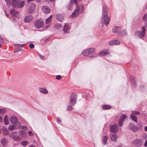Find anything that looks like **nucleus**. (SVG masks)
Returning <instances> with one entry per match:
<instances>
[{
	"label": "nucleus",
	"instance_id": "nucleus-51",
	"mask_svg": "<svg viewBox=\"0 0 147 147\" xmlns=\"http://www.w3.org/2000/svg\"><path fill=\"white\" fill-rule=\"evenodd\" d=\"M21 49H20L19 48H18V49H16L15 51H14V53H16V52H18V51H21Z\"/></svg>",
	"mask_w": 147,
	"mask_h": 147
},
{
	"label": "nucleus",
	"instance_id": "nucleus-45",
	"mask_svg": "<svg viewBox=\"0 0 147 147\" xmlns=\"http://www.w3.org/2000/svg\"><path fill=\"white\" fill-rule=\"evenodd\" d=\"M39 56L40 58L42 60H44L45 59V57L44 56L40 55V54H39Z\"/></svg>",
	"mask_w": 147,
	"mask_h": 147
},
{
	"label": "nucleus",
	"instance_id": "nucleus-39",
	"mask_svg": "<svg viewBox=\"0 0 147 147\" xmlns=\"http://www.w3.org/2000/svg\"><path fill=\"white\" fill-rule=\"evenodd\" d=\"M143 19V20L146 21V25L147 26V13L144 15Z\"/></svg>",
	"mask_w": 147,
	"mask_h": 147
},
{
	"label": "nucleus",
	"instance_id": "nucleus-23",
	"mask_svg": "<svg viewBox=\"0 0 147 147\" xmlns=\"http://www.w3.org/2000/svg\"><path fill=\"white\" fill-rule=\"evenodd\" d=\"M18 134L19 135L24 138H26L27 136V134L24 131H20Z\"/></svg>",
	"mask_w": 147,
	"mask_h": 147
},
{
	"label": "nucleus",
	"instance_id": "nucleus-54",
	"mask_svg": "<svg viewBox=\"0 0 147 147\" xmlns=\"http://www.w3.org/2000/svg\"><path fill=\"white\" fill-rule=\"evenodd\" d=\"M3 42V39L1 37V36L0 35V43H1Z\"/></svg>",
	"mask_w": 147,
	"mask_h": 147
},
{
	"label": "nucleus",
	"instance_id": "nucleus-61",
	"mask_svg": "<svg viewBox=\"0 0 147 147\" xmlns=\"http://www.w3.org/2000/svg\"><path fill=\"white\" fill-rule=\"evenodd\" d=\"M144 119L145 121H147V116L145 117Z\"/></svg>",
	"mask_w": 147,
	"mask_h": 147
},
{
	"label": "nucleus",
	"instance_id": "nucleus-25",
	"mask_svg": "<svg viewBox=\"0 0 147 147\" xmlns=\"http://www.w3.org/2000/svg\"><path fill=\"white\" fill-rule=\"evenodd\" d=\"M130 80L132 83L133 86L134 87H135L136 86V84L135 82V77L133 76H131L130 77Z\"/></svg>",
	"mask_w": 147,
	"mask_h": 147
},
{
	"label": "nucleus",
	"instance_id": "nucleus-44",
	"mask_svg": "<svg viewBox=\"0 0 147 147\" xmlns=\"http://www.w3.org/2000/svg\"><path fill=\"white\" fill-rule=\"evenodd\" d=\"M71 105L67 106V110L69 111H71L73 109V107Z\"/></svg>",
	"mask_w": 147,
	"mask_h": 147
},
{
	"label": "nucleus",
	"instance_id": "nucleus-22",
	"mask_svg": "<svg viewBox=\"0 0 147 147\" xmlns=\"http://www.w3.org/2000/svg\"><path fill=\"white\" fill-rule=\"evenodd\" d=\"M39 91L44 94H47L48 93L47 90L45 88H40L38 89Z\"/></svg>",
	"mask_w": 147,
	"mask_h": 147
},
{
	"label": "nucleus",
	"instance_id": "nucleus-49",
	"mask_svg": "<svg viewBox=\"0 0 147 147\" xmlns=\"http://www.w3.org/2000/svg\"><path fill=\"white\" fill-rule=\"evenodd\" d=\"M29 47L31 49H33L34 47V45L32 44H30L29 45Z\"/></svg>",
	"mask_w": 147,
	"mask_h": 147
},
{
	"label": "nucleus",
	"instance_id": "nucleus-20",
	"mask_svg": "<svg viewBox=\"0 0 147 147\" xmlns=\"http://www.w3.org/2000/svg\"><path fill=\"white\" fill-rule=\"evenodd\" d=\"M109 54L107 49H104L101 51L99 53L100 55L105 56Z\"/></svg>",
	"mask_w": 147,
	"mask_h": 147
},
{
	"label": "nucleus",
	"instance_id": "nucleus-21",
	"mask_svg": "<svg viewBox=\"0 0 147 147\" xmlns=\"http://www.w3.org/2000/svg\"><path fill=\"white\" fill-rule=\"evenodd\" d=\"M121 30L120 27L116 26L113 28V33H118Z\"/></svg>",
	"mask_w": 147,
	"mask_h": 147
},
{
	"label": "nucleus",
	"instance_id": "nucleus-41",
	"mask_svg": "<svg viewBox=\"0 0 147 147\" xmlns=\"http://www.w3.org/2000/svg\"><path fill=\"white\" fill-rule=\"evenodd\" d=\"M115 40H111L109 42V44L111 46L115 45Z\"/></svg>",
	"mask_w": 147,
	"mask_h": 147
},
{
	"label": "nucleus",
	"instance_id": "nucleus-5",
	"mask_svg": "<svg viewBox=\"0 0 147 147\" xmlns=\"http://www.w3.org/2000/svg\"><path fill=\"white\" fill-rule=\"evenodd\" d=\"M142 141L139 139H136L132 142V144L136 147H140L143 144Z\"/></svg>",
	"mask_w": 147,
	"mask_h": 147
},
{
	"label": "nucleus",
	"instance_id": "nucleus-46",
	"mask_svg": "<svg viewBox=\"0 0 147 147\" xmlns=\"http://www.w3.org/2000/svg\"><path fill=\"white\" fill-rule=\"evenodd\" d=\"M55 26L56 28H60L61 27H62V25H61V24H56Z\"/></svg>",
	"mask_w": 147,
	"mask_h": 147
},
{
	"label": "nucleus",
	"instance_id": "nucleus-62",
	"mask_svg": "<svg viewBox=\"0 0 147 147\" xmlns=\"http://www.w3.org/2000/svg\"><path fill=\"white\" fill-rule=\"evenodd\" d=\"M28 147H35V146L34 145H30Z\"/></svg>",
	"mask_w": 147,
	"mask_h": 147
},
{
	"label": "nucleus",
	"instance_id": "nucleus-13",
	"mask_svg": "<svg viewBox=\"0 0 147 147\" xmlns=\"http://www.w3.org/2000/svg\"><path fill=\"white\" fill-rule=\"evenodd\" d=\"M127 116L125 115H123L119 119L118 123L119 126L121 127L122 125L123 122L125 120Z\"/></svg>",
	"mask_w": 147,
	"mask_h": 147
},
{
	"label": "nucleus",
	"instance_id": "nucleus-10",
	"mask_svg": "<svg viewBox=\"0 0 147 147\" xmlns=\"http://www.w3.org/2000/svg\"><path fill=\"white\" fill-rule=\"evenodd\" d=\"M11 15L13 16H14L18 18H20V15L19 12L14 9H13L10 11Z\"/></svg>",
	"mask_w": 147,
	"mask_h": 147
},
{
	"label": "nucleus",
	"instance_id": "nucleus-17",
	"mask_svg": "<svg viewBox=\"0 0 147 147\" xmlns=\"http://www.w3.org/2000/svg\"><path fill=\"white\" fill-rule=\"evenodd\" d=\"M118 138L117 136L115 134H112L110 135V138L111 140L114 142H116Z\"/></svg>",
	"mask_w": 147,
	"mask_h": 147
},
{
	"label": "nucleus",
	"instance_id": "nucleus-7",
	"mask_svg": "<svg viewBox=\"0 0 147 147\" xmlns=\"http://www.w3.org/2000/svg\"><path fill=\"white\" fill-rule=\"evenodd\" d=\"M128 127L129 129L134 132L138 130V126L133 123H130L129 124Z\"/></svg>",
	"mask_w": 147,
	"mask_h": 147
},
{
	"label": "nucleus",
	"instance_id": "nucleus-56",
	"mask_svg": "<svg viewBox=\"0 0 147 147\" xmlns=\"http://www.w3.org/2000/svg\"><path fill=\"white\" fill-rule=\"evenodd\" d=\"M35 0H27V3H29L30 2L34 1Z\"/></svg>",
	"mask_w": 147,
	"mask_h": 147
},
{
	"label": "nucleus",
	"instance_id": "nucleus-52",
	"mask_svg": "<svg viewBox=\"0 0 147 147\" xmlns=\"http://www.w3.org/2000/svg\"><path fill=\"white\" fill-rule=\"evenodd\" d=\"M25 44H22V45H20V44H17V45H16L18 46V47H23L24 45H25Z\"/></svg>",
	"mask_w": 147,
	"mask_h": 147
},
{
	"label": "nucleus",
	"instance_id": "nucleus-32",
	"mask_svg": "<svg viewBox=\"0 0 147 147\" xmlns=\"http://www.w3.org/2000/svg\"><path fill=\"white\" fill-rule=\"evenodd\" d=\"M88 51L89 55H90L93 53L95 51V49L94 48H91L89 49H88Z\"/></svg>",
	"mask_w": 147,
	"mask_h": 147
},
{
	"label": "nucleus",
	"instance_id": "nucleus-15",
	"mask_svg": "<svg viewBox=\"0 0 147 147\" xmlns=\"http://www.w3.org/2000/svg\"><path fill=\"white\" fill-rule=\"evenodd\" d=\"M33 17L31 15L26 16L24 19V22L26 23H28L30 22L32 19Z\"/></svg>",
	"mask_w": 147,
	"mask_h": 147
},
{
	"label": "nucleus",
	"instance_id": "nucleus-28",
	"mask_svg": "<svg viewBox=\"0 0 147 147\" xmlns=\"http://www.w3.org/2000/svg\"><path fill=\"white\" fill-rule=\"evenodd\" d=\"M3 133L5 135H7L9 134V131L6 127H4L2 129Z\"/></svg>",
	"mask_w": 147,
	"mask_h": 147
},
{
	"label": "nucleus",
	"instance_id": "nucleus-19",
	"mask_svg": "<svg viewBox=\"0 0 147 147\" xmlns=\"http://www.w3.org/2000/svg\"><path fill=\"white\" fill-rule=\"evenodd\" d=\"M70 27L68 24H65L64 26L63 30L65 32H67L69 30Z\"/></svg>",
	"mask_w": 147,
	"mask_h": 147
},
{
	"label": "nucleus",
	"instance_id": "nucleus-42",
	"mask_svg": "<svg viewBox=\"0 0 147 147\" xmlns=\"http://www.w3.org/2000/svg\"><path fill=\"white\" fill-rule=\"evenodd\" d=\"M28 143V142L26 141H25L22 142L21 143V144L23 146H25L27 145Z\"/></svg>",
	"mask_w": 147,
	"mask_h": 147
},
{
	"label": "nucleus",
	"instance_id": "nucleus-55",
	"mask_svg": "<svg viewBox=\"0 0 147 147\" xmlns=\"http://www.w3.org/2000/svg\"><path fill=\"white\" fill-rule=\"evenodd\" d=\"M22 128L24 129H27V127L24 126H22Z\"/></svg>",
	"mask_w": 147,
	"mask_h": 147
},
{
	"label": "nucleus",
	"instance_id": "nucleus-30",
	"mask_svg": "<svg viewBox=\"0 0 147 147\" xmlns=\"http://www.w3.org/2000/svg\"><path fill=\"white\" fill-rule=\"evenodd\" d=\"M130 117L131 119L135 122H137L138 121V118L137 117L134 115L131 114V115Z\"/></svg>",
	"mask_w": 147,
	"mask_h": 147
},
{
	"label": "nucleus",
	"instance_id": "nucleus-11",
	"mask_svg": "<svg viewBox=\"0 0 147 147\" xmlns=\"http://www.w3.org/2000/svg\"><path fill=\"white\" fill-rule=\"evenodd\" d=\"M111 132L113 133H116L118 131V126L117 124L111 125L110 128Z\"/></svg>",
	"mask_w": 147,
	"mask_h": 147
},
{
	"label": "nucleus",
	"instance_id": "nucleus-35",
	"mask_svg": "<svg viewBox=\"0 0 147 147\" xmlns=\"http://www.w3.org/2000/svg\"><path fill=\"white\" fill-rule=\"evenodd\" d=\"M51 17L52 16H50L49 17L46 19L45 20V23L46 24H49V23L51 22Z\"/></svg>",
	"mask_w": 147,
	"mask_h": 147
},
{
	"label": "nucleus",
	"instance_id": "nucleus-31",
	"mask_svg": "<svg viewBox=\"0 0 147 147\" xmlns=\"http://www.w3.org/2000/svg\"><path fill=\"white\" fill-rule=\"evenodd\" d=\"M4 122L5 125H7L9 124V121L7 117V115H5V117L3 120Z\"/></svg>",
	"mask_w": 147,
	"mask_h": 147
},
{
	"label": "nucleus",
	"instance_id": "nucleus-1",
	"mask_svg": "<svg viewBox=\"0 0 147 147\" xmlns=\"http://www.w3.org/2000/svg\"><path fill=\"white\" fill-rule=\"evenodd\" d=\"M102 11L101 22L102 24H105V25L107 26L109 23L110 18L108 16V11L107 6L105 5H103Z\"/></svg>",
	"mask_w": 147,
	"mask_h": 147
},
{
	"label": "nucleus",
	"instance_id": "nucleus-24",
	"mask_svg": "<svg viewBox=\"0 0 147 147\" xmlns=\"http://www.w3.org/2000/svg\"><path fill=\"white\" fill-rule=\"evenodd\" d=\"M108 140V136H104L102 137V143L105 145H106Z\"/></svg>",
	"mask_w": 147,
	"mask_h": 147
},
{
	"label": "nucleus",
	"instance_id": "nucleus-50",
	"mask_svg": "<svg viewBox=\"0 0 147 147\" xmlns=\"http://www.w3.org/2000/svg\"><path fill=\"white\" fill-rule=\"evenodd\" d=\"M56 78L57 80H59L61 79V76L60 75H57L56 76Z\"/></svg>",
	"mask_w": 147,
	"mask_h": 147
},
{
	"label": "nucleus",
	"instance_id": "nucleus-48",
	"mask_svg": "<svg viewBox=\"0 0 147 147\" xmlns=\"http://www.w3.org/2000/svg\"><path fill=\"white\" fill-rule=\"evenodd\" d=\"M5 1L7 5H9L11 2V0H5Z\"/></svg>",
	"mask_w": 147,
	"mask_h": 147
},
{
	"label": "nucleus",
	"instance_id": "nucleus-59",
	"mask_svg": "<svg viewBox=\"0 0 147 147\" xmlns=\"http://www.w3.org/2000/svg\"><path fill=\"white\" fill-rule=\"evenodd\" d=\"M57 121H59V122H60L61 121V120H60V119L59 118H57Z\"/></svg>",
	"mask_w": 147,
	"mask_h": 147
},
{
	"label": "nucleus",
	"instance_id": "nucleus-33",
	"mask_svg": "<svg viewBox=\"0 0 147 147\" xmlns=\"http://www.w3.org/2000/svg\"><path fill=\"white\" fill-rule=\"evenodd\" d=\"M12 137L15 141H19L21 140L20 138L18 136H12Z\"/></svg>",
	"mask_w": 147,
	"mask_h": 147
},
{
	"label": "nucleus",
	"instance_id": "nucleus-27",
	"mask_svg": "<svg viewBox=\"0 0 147 147\" xmlns=\"http://www.w3.org/2000/svg\"><path fill=\"white\" fill-rule=\"evenodd\" d=\"M88 49L84 50L82 52V55L85 56L89 55Z\"/></svg>",
	"mask_w": 147,
	"mask_h": 147
},
{
	"label": "nucleus",
	"instance_id": "nucleus-47",
	"mask_svg": "<svg viewBox=\"0 0 147 147\" xmlns=\"http://www.w3.org/2000/svg\"><path fill=\"white\" fill-rule=\"evenodd\" d=\"M115 45H118L120 43V42L119 40H115Z\"/></svg>",
	"mask_w": 147,
	"mask_h": 147
},
{
	"label": "nucleus",
	"instance_id": "nucleus-34",
	"mask_svg": "<svg viewBox=\"0 0 147 147\" xmlns=\"http://www.w3.org/2000/svg\"><path fill=\"white\" fill-rule=\"evenodd\" d=\"M111 107L110 106L107 105H104L102 106V108L104 109H109L111 108Z\"/></svg>",
	"mask_w": 147,
	"mask_h": 147
},
{
	"label": "nucleus",
	"instance_id": "nucleus-3",
	"mask_svg": "<svg viewBox=\"0 0 147 147\" xmlns=\"http://www.w3.org/2000/svg\"><path fill=\"white\" fill-rule=\"evenodd\" d=\"M25 2L22 1L20 2L19 0H13L12 1V6L13 8H22L25 5Z\"/></svg>",
	"mask_w": 147,
	"mask_h": 147
},
{
	"label": "nucleus",
	"instance_id": "nucleus-8",
	"mask_svg": "<svg viewBox=\"0 0 147 147\" xmlns=\"http://www.w3.org/2000/svg\"><path fill=\"white\" fill-rule=\"evenodd\" d=\"M77 0H71L69 4L67 6V8L69 9H71L74 5L77 4Z\"/></svg>",
	"mask_w": 147,
	"mask_h": 147
},
{
	"label": "nucleus",
	"instance_id": "nucleus-40",
	"mask_svg": "<svg viewBox=\"0 0 147 147\" xmlns=\"http://www.w3.org/2000/svg\"><path fill=\"white\" fill-rule=\"evenodd\" d=\"M6 112V110L3 109H0V114H4Z\"/></svg>",
	"mask_w": 147,
	"mask_h": 147
},
{
	"label": "nucleus",
	"instance_id": "nucleus-58",
	"mask_svg": "<svg viewBox=\"0 0 147 147\" xmlns=\"http://www.w3.org/2000/svg\"><path fill=\"white\" fill-rule=\"evenodd\" d=\"M3 121V118L0 116V121L2 122Z\"/></svg>",
	"mask_w": 147,
	"mask_h": 147
},
{
	"label": "nucleus",
	"instance_id": "nucleus-36",
	"mask_svg": "<svg viewBox=\"0 0 147 147\" xmlns=\"http://www.w3.org/2000/svg\"><path fill=\"white\" fill-rule=\"evenodd\" d=\"M138 129H141L143 127V124L142 122L140 121H139L138 123Z\"/></svg>",
	"mask_w": 147,
	"mask_h": 147
},
{
	"label": "nucleus",
	"instance_id": "nucleus-4",
	"mask_svg": "<svg viewBox=\"0 0 147 147\" xmlns=\"http://www.w3.org/2000/svg\"><path fill=\"white\" fill-rule=\"evenodd\" d=\"M77 96L75 93H72L70 99V104L72 106L74 105L76 103Z\"/></svg>",
	"mask_w": 147,
	"mask_h": 147
},
{
	"label": "nucleus",
	"instance_id": "nucleus-2",
	"mask_svg": "<svg viewBox=\"0 0 147 147\" xmlns=\"http://www.w3.org/2000/svg\"><path fill=\"white\" fill-rule=\"evenodd\" d=\"M84 10V6L82 5L76 6L75 10L71 14L72 17L75 18L80 13H82Z\"/></svg>",
	"mask_w": 147,
	"mask_h": 147
},
{
	"label": "nucleus",
	"instance_id": "nucleus-57",
	"mask_svg": "<svg viewBox=\"0 0 147 147\" xmlns=\"http://www.w3.org/2000/svg\"><path fill=\"white\" fill-rule=\"evenodd\" d=\"M41 0H36V2L37 3H40Z\"/></svg>",
	"mask_w": 147,
	"mask_h": 147
},
{
	"label": "nucleus",
	"instance_id": "nucleus-53",
	"mask_svg": "<svg viewBox=\"0 0 147 147\" xmlns=\"http://www.w3.org/2000/svg\"><path fill=\"white\" fill-rule=\"evenodd\" d=\"M28 134L29 136H32L33 135V133L31 132V131H28Z\"/></svg>",
	"mask_w": 147,
	"mask_h": 147
},
{
	"label": "nucleus",
	"instance_id": "nucleus-14",
	"mask_svg": "<svg viewBox=\"0 0 147 147\" xmlns=\"http://www.w3.org/2000/svg\"><path fill=\"white\" fill-rule=\"evenodd\" d=\"M18 121V119L14 116L11 117L10 119V121L11 123L12 124H16Z\"/></svg>",
	"mask_w": 147,
	"mask_h": 147
},
{
	"label": "nucleus",
	"instance_id": "nucleus-38",
	"mask_svg": "<svg viewBox=\"0 0 147 147\" xmlns=\"http://www.w3.org/2000/svg\"><path fill=\"white\" fill-rule=\"evenodd\" d=\"M15 125H10L8 127V129L11 131H13L14 129H15Z\"/></svg>",
	"mask_w": 147,
	"mask_h": 147
},
{
	"label": "nucleus",
	"instance_id": "nucleus-37",
	"mask_svg": "<svg viewBox=\"0 0 147 147\" xmlns=\"http://www.w3.org/2000/svg\"><path fill=\"white\" fill-rule=\"evenodd\" d=\"M16 127H15V128L16 129L19 128L21 126L20 123L18 121L17 123H16Z\"/></svg>",
	"mask_w": 147,
	"mask_h": 147
},
{
	"label": "nucleus",
	"instance_id": "nucleus-64",
	"mask_svg": "<svg viewBox=\"0 0 147 147\" xmlns=\"http://www.w3.org/2000/svg\"><path fill=\"white\" fill-rule=\"evenodd\" d=\"M2 47V45L1 43H0V48H1Z\"/></svg>",
	"mask_w": 147,
	"mask_h": 147
},
{
	"label": "nucleus",
	"instance_id": "nucleus-63",
	"mask_svg": "<svg viewBox=\"0 0 147 147\" xmlns=\"http://www.w3.org/2000/svg\"><path fill=\"white\" fill-rule=\"evenodd\" d=\"M117 147H122V145L121 144H119L118 146Z\"/></svg>",
	"mask_w": 147,
	"mask_h": 147
},
{
	"label": "nucleus",
	"instance_id": "nucleus-29",
	"mask_svg": "<svg viewBox=\"0 0 147 147\" xmlns=\"http://www.w3.org/2000/svg\"><path fill=\"white\" fill-rule=\"evenodd\" d=\"M1 143L3 146L5 145L7 143V141L5 138H3L1 140Z\"/></svg>",
	"mask_w": 147,
	"mask_h": 147
},
{
	"label": "nucleus",
	"instance_id": "nucleus-18",
	"mask_svg": "<svg viewBox=\"0 0 147 147\" xmlns=\"http://www.w3.org/2000/svg\"><path fill=\"white\" fill-rule=\"evenodd\" d=\"M56 19L59 22H61L64 20V18L61 14H57L56 15Z\"/></svg>",
	"mask_w": 147,
	"mask_h": 147
},
{
	"label": "nucleus",
	"instance_id": "nucleus-43",
	"mask_svg": "<svg viewBox=\"0 0 147 147\" xmlns=\"http://www.w3.org/2000/svg\"><path fill=\"white\" fill-rule=\"evenodd\" d=\"M132 112L133 115H139L140 114V113L138 111H132Z\"/></svg>",
	"mask_w": 147,
	"mask_h": 147
},
{
	"label": "nucleus",
	"instance_id": "nucleus-16",
	"mask_svg": "<svg viewBox=\"0 0 147 147\" xmlns=\"http://www.w3.org/2000/svg\"><path fill=\"white\" fill-rule=\"evenodd\" d=\"M42 10L45 13H48L50 11V9L47 6H43L42 7Z\"/></svg>",
	"mask_w": 147,
	"mask_h": 147
},
{
	"label": "nucleus",
	"instance_id": "nucleus-9",
	"mask_svg": "<svg viewBox=\"0 0 147 147\" xmlns=\"http://www.w3.org/2000/svg\"><path fill=\"white\" fill-rule=\"evenodd\" d=\"M36 5L34 3H31L29 5L27 10V12L29 13L33 12L35 9Z\"/></svg>",
	"mask_w": 147,
	"mask_h": 147
},
{
	"label": "nucleus",
	"instance_id": "nucleus-60",
	"mask_svg": "<svg viewBox=\"0 0 147 147\" xmlns=\"http://www.w3.org/2000/svg\"><path fill=\"white\" fill-rule=\"evenodd\" d=\"M145 130L147 131V126H146L144 128Z\"/></svg>",
	"mask_w": 147,
	"mask_h": 147
},
{
	"label": "nucleus",
	"instance_id": "nucleus-12",
	"mask_svg": "<svg viewBox=\"0 0 147 147\" xmlns=\"http://www.w3.org/2000/svg\"><path fill=\"white\" fill-rule=\"evenodd\" d=\"M142 31H139L138 32L140 37L141 38H142L145 34L146 29L144 26L142 27Z\"/></svg>",
	"mask_w": 147,
	"mask_h": 147
},
{
	"label": "nucleus",
	"instance_id": "nucleus-6",
	"mask_svg": "<svg viewBox=\"0 0 147 147\" xmlns=\"http://www.w3.org/2000/svg\"><path fill=\"white\" fill-rule=\"evenodd\" d=\"M34 24L35 27L38 28H39L42 27L44 25V22L42 20L38 19L35 21Z\"/></svg>",
	"mask_w": 147,
	"mask_h": 147
},
{
	"label": "nucleus",
	"instance_id": "nucleus-26",
	"mask_svg": "<svg viewBox=\"0 0 147 147\" xmlns=\"http://www.w3.org/2000/svg\"><path fill=\"white\" fill-rule=\"evenodd\" d=\"M127 34V32L125 30H123L121 33H120L118 35L119 37H121Z\"/></svg>",
	"mask_w": 147,
	"mask_h": 147
}]
</instances>
